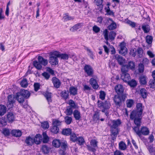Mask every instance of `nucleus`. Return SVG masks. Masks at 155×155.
I'll return each mask as SVG.
<instances>
[{"instance_id": "nucleus-1", "label": "nucleus", "mask_w": 155, "mask_h": 155, "mask_svg": "<svg viewBox=\"0 0 155 155\" xmlns=\"http://www.w3.org/2000/svg\"><path fill=\"white\" fill-rule=\"evenodd\" d=\"M137 109L132 111L130 115V119H133L134 118H137L135 121L136 122H138L139 118L141 119V116L143 113V109L142 104L138 103L136 106Z\"/></svg>"}, {"instance_id": "nucleus-2", "label": "nucleus", "mask_w": 155, "mask_h": 155, "mask_svg": "<svg viewBox=\"0 0 155 155\" xmlns=\"http://www.w3.org/2000/svg\"><path fill=\"white\" fill-rule=\"evenodd\" d=\"M137 118H134L133 119H131V120H134V122L135 124L137 126H135L134 127H132V128L135 131V132L136 133V134L139 137H140V123H141V119L139 118V121L138 122H135V120H136Z\"/></svg>"}, {"instance_id": "nucleus-3", "label": "nucleus", "mask_w": 155, "mask_h": 155, "mask_svg": "<svg viewBox=\"0 0 155 155\" xmlns=\"http://www.w3.org/2000/svg\"><path fill=\"white\" fill-rule=\"evenodd\" d=\"M15 97H13L12 95H9L8 97V101L7 102V107L9 108L12 107L14 104L15 102Z\"/></svg>"}, {"instance_id": "nucleus-4", "label": "nucleus", "mask_w": 155, "mask_h": 155, "mask_svg": "<svg viewBox=\"0 0 155 155\" xmlns=\"http://www.w3.org/2000/svg\"><path fill=\"white\" fill-rule=\"evenodd\" d=\"M110 131L111 132V136L112 139L114 140L116 139L117 135L118 134V128L111 127Z\"/></svg>"}, {"instance_id": "nucleus-5", "label": "nucleus", "mask_w": 155, "mask_h": 155, "mask_svg": "<svg viewBox=\"0 0 155 155\" xmlns=\"http://www.w3.org/2000/svg\"><path fill=\"white\" fill-rule=\"evenodd\" d=\"M114 58L117 60L119 64L120 65H123L125 63V59L122 57L118 54L115 55Z\"/></svg>"}, {"instance_id": "nucleus-6", "label": "nucleus", "mask_w": 155, "mask_h": 155, "mask_svg": "<svg viewBox=\"0 0 155 155\" xmlns=\"http://www.w3.org/2000/svg\"><path fill=\"white\" fill-rule=\"evenodd\" d=\"M15 97L19 103H22L24 101L25 98L22 95L20 91L16 94Z\"/></svg>"}, {"instance_id": "nucleus-7", "label": "nucleus", "mask_w": 155, "mask_h": 155, "mask_svg": "<svg viewBox=\"0 0 155 155\" xmlns=\"http://www.w3.org/2000/svg\"><path fill=\"white\" fill-rule=\"evenodd\" d=\"M61 143L60 146L62 150H60V153L61 154H64V151L68 147V144L67 141H66L61 142Z\"/></svg>"}, {"instance_id": "nucleus-8", "label": "nucleus", "mask_w": 155, "mask_h": 155, "mask_svg": "<svg viewBox=\"0 0 155 155\" xmlns=\"http://www.w3.org/2000/svg\"><path fill=\"white\" fill-rule=\"evenodd\" d=\"M116 92L118 94H122L124 91V89L123 86L120 84H118L116 85L114 88Z\"/></svg>"}, {"instance_id": "nucleus-9", "label": "nucleus", "mask_w": 155, "mask_h": 155, "mask_svg": "<svg viewBox=\"0 0 155 155\" xmlns=\"http://www.w3.org/2000/svg\"><path fill=\"white\" fill-rule=\"evenodd\" d=\"M52 81L55 87L58 88L60 87L61 83L59 79L55 77H54L52 79Z\"/></svg>"}, {"instance_id": "nucleus-10", "label": "nucleus", "mask_w": 155, "mask_h": 155, "mask_svg": "<svg viewBox=\"0 0 155 155\" xmlns=\"http://www.w3.org/2000/svg\"><path fill=\"white\" fill-rule=\"evenodd\" d=\"M84 70L88 76L91 75L93 74V70L90 65H85Z\"/></svg>"}, {"instance_id": "nucleus-11", "label": "nucleus", "mask_w": 155, "mask_h": 155, "mask_svg": "<svg viewBox=\"0 0 155 155\" xmlns=\"http://www.w3.org/2000/svg\"><path fill=\"white\" fill-rule=\"evenodd\" d=\"M108 22H111V24L108 26V28L110 30L114 29L116 28L117 25L116 23L112 20L111 18H108L107 19Z\"/></svg>"}, {"instance_id": "nucleus-12", "label": "nucleus", "mask_w": 155, "mask_h": 155, "mask_svg": "<svg viewBox=\"0 0 155 155\" xmlns=\"http://www.w3.org/2000/svg\"><path fill=\"white\" fill-rule=\"evenodd\" d=\"M127 53V50L124 43H121L120 44V50L119 53L123 55H125Z\"/></svg>"}, {"instance_id": "nucleus-13", "label": "nucleus", "mask_w": 155, "mask_h": 155, "mask_svg": "<svg viewBox=\"0 0 155 155\" xmlns=\"http://www.w3.org/2000/svg\"><path fill=\"white\" fill-rule=\"evenodd\" d=\"M121 78L124 82H129L130 79V74L128 73H122Z\"/></svg>"}, {"instance_id": "nucleus-14", "label": "nucleus", "mask_w": 155, "mask_h": 155, "mask_svg": "<svg viewBox=\"0 0 155 155\" xmlns=\"http://www.w3.org/2000/svg\"><path fill=\"white\" fill-rule=\"evenodd\" d=\"M6 117L9 123H12L15 119V116L12 112L8 113L7 114Z\"/></svg>"}, {"instance_id": "nucleus-15", "label": "nucleus", "mask_w": 155, "mask_h": 155, "mask_svg": "<svg viewBox=\"0 0 155 155\" xmlns=\"http://www.w3.org/2000/svg\"><path fill=\"white\" fill-rule=\"evenodd\" d=\"M74 117L76 120H80L81 118L80 112L77 110H75L73 112Z\"/></svg>"}, {"instance_id": "nucleus-16", "label": "nucleus", "mask_w": 155, "mask_h": 155, "mask_svg": "<svg viewBox=\"0 0 155 155\" xmlns=\"http://www.w3.org/2000/svg\"><path fill=\"white\" fill-rule=\"evenodd\" d=\"M58 60L56 57L50 56V57L49 63L52 65H56L58 64Z\"/></svg>"}, {"instance_id": "nucleus-17", "label": "nucleus", "mask_w": 155, "mask_h": 155, "mask_svg": "<svg viewBox=\"0 0 155 155\" xmlns=\"http://www.w3.org/2000/svg\"><path fill=\"white\" fill-rule=\"evenodd\" d=\"M34 139V143L38 144L41 143L42 138L41 135L40 134H38L36 135Z\"/></svg>"}, {"instance_id": "nucleus-18", "label": "nucleus", "mask_w": 155, "mask_h": 155, "mask_svg": "<svg viewBox=\"0 0 155 155\" xmlns=\"http://www.w3.org/2000/svg\"><path fill=\"white\" fill-rule=\"evenodd\" d=\"M115 104L120 107L121 102V99L120 97L117 95H115L113 98Z\"/></svg>"}, {"instance_id": "nucleus-19", "label": "nucleus", "mask_w": 155, "mask_h": 155, "mask_svg": "<svg viewBox=\"0 0 155 155\" xmlns=\"http://www.w3.org/2000/svg\"><path fill=\"white\" fill-rule=\"evenodd\" d=\"M121 120L119 119L114 120L112 121V125L111 127L118 128V127L121 124Z\"/></svg>"}, {"instance_id": "nucleus-20", "label": "nucleus", "mask_w": 155, "mask_h": 155, "mask_svg": "<svg viewBox=\"0 0 155 155\" xmlns=\"http://www.w3.org/2000/svg\"><path fill=\"white\" fill-rule=\"evenodd\" d=\"M25 143L28 146H32L34 143V140L33 138L28 136L26 138L25 141Z\"/></svg>"}, {"instance_id": "nucleus-21", "label": "nucleus", "mask_w": 155, "mask_h": 155, "mask_svg": "<svg viewBox=\"0 0 155 155\" xmlns=\"http://www.w3.org/2000/svg\"><path fill=\"white\" fill-rule=\"evenodd\" d=\"M140 136L141 134L146 136L148 135L150 131L149 129L146 127H142L140 130Z\"/></svg>"}, {"instance_id": "nucleus-22", "label": "nucleus", "mask_w": 155, "mask_h": 155, "mask_svg": "<svg viewBox=\"0 0 155 155\" xmlns=\"http://www.w3.org/2000/svg\"><path fill=\"white\" fill-rule=\"evenodd\" d=\"M20 92L25 98H28L30 96L31 94L30 92L29 91L24 89H21Z\"/></svg>"}, {"instance_id": "nucleus-23", "label": "nucleus", "mask_w": 155, "mask_h": 155, "mask_svg": "<svg viewBox=\"0 0 155 155\" xmlns=\"http://www.w3.org/2000/svg\"><path fill=\"white\" fill-rule=\"evenodd\" d=\"M38 61L42 65L46 66L48 63V61L43 58L41 56H39L38 57Z\"/></svg>"}, {"instance_id": "nucleus-24", "label": "nucleus", "mask_w": 155, "mask_h": 155, "mask_svg": "<svg viewBox=\"0 0 155 155\" xmlns=\"http://www.w3.org/2000/svg\"><path fill=\"white\" fill-rule=\"evenodd\" d=\"M90 83L94 89H96L99 87L97 82L95 79L91 78L90 80Z\"/></svg>"}, {"instance_id": "nucleus-25", "label": "nucleus", "mask_w": 155, "mask_h": 155, "mask_svg": "<svg viewBox=\"0 0 155 155\" xmlns=\"http://www.w3.org/2000/svg\"><path fill=\"white\" fill-rule=\"evenodd\" d=\"M51 148L46 145L42 146L41 149V152L44 154H48L50 152Z\"/></svg>"}, {"instance_id": "nucleus-26", "label": "nucleus", "mask_w": 155, "mask_h": 155, "mask_svg": "<svg viewBox=\"0 0 155 155\" xmlns=\"http://www.w3.org/2000/svg\"><path fill=\"white\" fill-rule=\"evenodd\" d=\"M69 93L68 90H64L61 93V96L62 98L66 100L69 97Z\"/></svg>"}, {"instance_id": "nucleus-27", "label": "nucleus", "mask_w": 155, "mask_h": 155, "mask_svg": "<svg viewBox=\"0 0 155 155\" xmlns=\"http://www.w3.org/2000/svg\"><path fill=\"white\" fill-rule=\"evenodd\" d=\"M92 119L94 121L97 122L100 119V112L98 110L94 111L92 117Z\"/></svg>"}, {"instance_id": "nucleus-28", "label": "nucleus", "mask_w": 155, "mask_h": 155, "mask_svg": "<svg viewBox=\"0 0 155 155\" xmlns=\"http://www.w3.org/2000/svg\"><path fill=\"white\" fill-rule=\"evenodd\" d=\"M83 26V23H78L73 26L70 29V30L72 32H74L76 31L78 29L81 28Z\"/></svg>"}, {"instance_id": "nucleus-29", "label": "nucleus", "mask_w": 155, "mask_h": 155, "mask_svg": "<svg viewBox=\"0 0 155 155\" xmlns=\"http://www.w3.org/2000/svg\"><path fill=\"white\" fill-rule=\"evenodd\" d=\"M78 89L77 87L73 86L71 87L69 89V92L70 94L73 95H75L77 94Z\"/></svg>"}, {"instance_id": "nucleus-30", "label": "nucleus", "mask_w": 155, "mask_h": 155, "mask_svg": "<svg viewBox=\"0 0 155 155\" xmlns=\"http://www.w3.org/2000/svg\"><path fill=\"white\" fill-rule=\"evenodd\" d=\"M12 135L16 137H20L21 134V131L18 130H12Z\"/></svg>"}, {"instance_id": "nucleus-31", "label": "nucleus", "mask_w": 155, "mask_h": 155, "mask_svg": "<svg viewBox=\"0 0 155 155\" xmlns=\"http://www.w3.org/2000/svg\"><path fill=\"white\" fill-rule=\"evenodd\" d=\"M44 95L49 103L51 102V93L47 91L44 94Z\"/></svg>"}, {"instance_id": "nucleus-32", "label": "nucleus", "mask_w": 155, "mask_h": 155, "mask_svg": "<svg viewBox=\"0 0 155 155\" xmlns=\"http://www.w3.org/2000/svg\"><path fill=\"white\" fill-rule=\"evenodd\" d=\"M149 153L150 155H155V148L153 145H150L147 148Z\"/></svg>"}, {"instance_id": "nucleus-33", "label": "nucleus", "mask_w": 155, "mask_h": 155, "mask_svg": "<svg viewBox=\"0 0 155 155\" xmlns=\"http://www.w3.org/2000/svg\"><path fill=\"white\" fill-rule=\"evenodd\" d=\"M33 64L34 66L38 70H41L42 68V65L38 61H33Z\"/></svg>"}, {"instance_id": "nucleus-34", "label": "nucleus", "mask_w": 155, "mask_h": 155, "mask_svg": "<svg viewBox=\"0 0 155 155\" xmlns=\"http://www.w3.org/2000/svg\"><path fill=\"white\" fill-rule=\"evenodd\" d=\"M6 108L5 106L0 105V116L3 115L6 113Z\"/></svg>"}, {"instance_id": "nucleus-35", "label": "nucleus", "mask_w": 155, "mask_h": 155, "mask_svg": "<svg viewBox=\"0 0 155 155\" xmlns=\"http://www.w3.org/2000/svg\"><path fill=\"white\" fill-rule=\"evenodd\" d=\"M140 94L141 97L144 99L146 98L147 94L146 90L144 88L141 89L140 90Z\"/></svg>"}, {"instance_id": "nucleus-36", "label": "nucleus", "mask_w": 155, "mask_h": 155, "mask_svg": "<svg viewBox=\"0 0 155 155\" xmlns=\"http://www.w3.org/2000/svg\"><path fill=\"white\" fill-rule=\"evenodd\" d=\"M61 142L59 140H54L52 143L53 146L56 148L59 147L61 145Z\"/></svg>"}, {"instance_id": "nucleus-37", "label": "nucleus", "mask_w": 155, "mask_h": 155, "mask_svg": "<svg viewBox=\"0 0 155 155\" xmlns=\"http://www.w3.org/2000/svg\"><path fill=\"white\" fill-rule=\"evenodd\" d=\"M140 82L142 84H146L147 82L146 81L147 77L144 75H142L140 77Z\"/></svg>"}, {"instance_id": "nucleus-38", "label": "nucleus", "mask_w": 155, "mask_h": 155, "mask_svg": "<svg viewBox=\"0 0 155 155\" xmlns=\"http://www.w3.org/2000/svg\"><path fill=\"white\" fill-rule=\"evenodd\" d=\"M136 51L139 58H140L143 56V51L142 48L140 47L138 48Z\"/></svg>"}, {"instance_id": "nucleus-39", "label": "nucleus", "mask_w": 155, "mask_h": 155, "mask_svg": "<svg viewBox=\"0 0 155 155\" xmlns=\"http://www.w3.org/2000/svg\"><path fill=\"white\" fill-rule=\"evenodd\" d=\"M142 28L143 30L144 33H148L150 31L149 26L147 25H143L142 26Z\"/></svg>"}, {"instance_id": "nucleus-40", "label": "nucleus", "mask_w": 155, "mask_h": 155, "mask_svg": "<svg viewBox=\"0 0 155 155\" xmlns=\"http://www.w3.org/2000/svg\"><path fill=\"white\" fill-rule=\"evenodd\" d=\"M71 130L69 128L63 129L62 131V134L64 135L68 136L70 135L71 134Z\"/></svg>"}, {"instance_id": "nucleus-41", "label": "nucleus", "mask_w": 155, "mask_h": 155, "mask_svg": "<svg viewBox=\"0 0 155 155\" xmlns=\"http://www.w3.org/2000/svg\"><path fill=\"white\" fill-rule=\"evenodd\" d=\"M119 149L120 150H125L127 148L126 144L123 141H121L119 144Z\"/></svg>"}, {"instance_id": "nucleus-42", "label": "nucleus", "mask_w": 155, "mask_h": 155, "mask_svg": "<svg viewBox=\"0 0 155 155\" xmlns=\"http://www.w3.org/2000/svg\"><path fill=\"white\" fill-rule=\"evenodd\" d=\"M122 68L121 69V71L122 73H128V72L129 69L128 67H127V65L124 64L122 65Z\"/></svg>"}, {"instance_id": "nucleus-43", "label": "nucleus", "mask_w": 155, "mask_h": 155, "mask_svg": "<svg viewBox=\"0 0 155 155\" xmlns=\"http://www.w3.org/2000/svg\"><path fill=\"white\" fill-rule=\"evenodd\" d=\"M43 139L42 142L44 143H47L49 140V138L48 137L46 133L45 132H43Z\"/></svg>"}, {"instance_id": "nucleus-44", "label": "nucleus", "mask_w": 155, "mask_h": 155, "mask_svg": "<svg viewBox=\"0 0 155 155\" xmlns=\"http://www.w3.org/2000/svg\"><path fill=\"white\" fill-rule=\"evenodd\" d=\"M116 34L114 31H111L109 34L108 38L109 39L113 40H114L115 37H116Z\"/></svg>"}, {"instance_id": "nucleus-45", "label": "nucleus", "mask_w": 155, "mask_h": 155, "mask_svg": "<svg viewBox=\"0 0 155 155\" xmlns=\"http://www.w3.org/2000/svg\"><path fill=\"white\" fill-rule=\"evenodd\" d=\"M153 38L152 36L147 35L146 37V41L147 43L148 44H151L152 42Z\"/></svg>"}, {"instance_id": "nucleus-46", "label": "nucleus", "mask_w": 155, "mask_h": 155, "mask_svg": "<svg viewBox=\"0 0 155 155\" xmlns=\"http://www.w3.org/2000/svg\"><path fill=\"white\" fill-rule=\"evenodd\" d=\"M64 120L65 123L68 125L71 124V123L72 119L71 117L68 116H66L64 118Z\"/></svg>"}, {"instance_id": "nucleus-47", "label": "nucleus", "mask_w": 155, "mask_h": 155, "mask_svg": "<svg viewBox=\"0 0 155 155\" xmlns=\"http://www.w3.org/2000/svg\"><path fill=\"white\" fill-rule=\"evenodd\" d=\"M103 0H94V2L95 4L97 6H99L100 8H102L103 5H102Z\"/></svg>"}, {"instance_id": "nucleus-48", "label": "nucleus", "mask_w": 155, "mask_h": 155, "mask_svg": "<svg viewBox=\"0 0 155 155\" xmlns=\"http://www.w3.org/2000/svg\"><path fill=\"white\" fill-rule=\"evenodd\" d=\"M77 141H78V144L80 145H83L85 142V141L84 138L81 136L78 137L77 140Z\"/></svg>"}, {"instance_id": "nucleus-49", "label": "nucleus", "mask_w": 155, "mask_h": 155, "mask_svg": "<svg viewBox=\"0 0 155 155\" xmlns=\"http://www.w3.org/2000/svg\"><path fill=\"white\" fill-rule=\"evenodd\" d=\"M2 133L5 137H7L9 135L10 131L8 129L6 128H4L2 129Z\"/></svg>"}, {"instance_id": "nucleus-50", "label": "nucleus", "mask_w": 155, "mask_h": 155, "mask_svg": "<svg viewBox=\"0 0 155 155\" xmlns=\"http://www.w3.org/2000/svg\"><path fill=\"white\" fill-rule=\"evenodd\" d=\"M20 84L22 87H26L28 85L27 80L26 79H24L21 82Z\"/></svg>"}, {"instance_id": "nucleus-51", "label": "nucleus", "mask_w": 155, "mask_h": 155, "mask_svg": "<svg viewBox=\"0 0 155 155\" xmlns=\"http://www.w3.org/2000/svg\"><path fill=\"white\" fill-rule=\"evenodd\" d=\"M73 114V109L71 107H68L66 110V114L67 115H71Z\"/></svg>"}, {"instance_id": "nucleus-52", "label": "nucleus", "mask_w": 155, "mask_h": 155, "mask_svg": "<svg viewBox=\"0 0 155 155\" xmlns=\"http://www.w3.org/2000/svg\"><path fill=\"white\" fill-rule=\"evenodd\" d=\"M128 84L131 87H134L137 85V83L136 81L134 79H132L130 81L127 82Z\"/></svg>"}, {"instance_id": "nucleus-53", "label": "nucleus", "mask_w": 155, "mask_h": 155, "mask_svg": "<svg viewBox=\"0 0 155 155\" xmlns=\"http://www.w3.org/2000/svg\"><path fill=\"white\" fill-rule=\"evenodd\" d=\"M63 18L65 21H67L68 20H73L74 19V18L69 16L68 14H66L63 16Z\"/></svg>"}, {"instance_id": "nucleus-54", "label": "nucleus", "mask_w": 155, "mask_h": 155, "mask_svg": "<svg viewBox=\"0 0 155 155\" xmlns=\"http://www.w3.org/2000/svg\"><path fill=\"white\" fill-rule=\"evenodd\" d=\"M59 58H60L61 59L63 60H68L69 58V55L68 54H66L61 53Z\"/></svg>"}, {"instance_id": "nucleus-55", "label": "nucleus", "mask_w": 155, "mask_h": 155, "mask_svg": "<svg viewBox=\"0 0 155 155\" xmlns=\"http://www.w3.org/2000/svg\"><path fill=\"white\" fill-rule=\"evenodd\" d=\"M149 84L150 88H155V80H154L150 79L149 82Z\"/></svg>"}, {"instance_id": "nucleus-56", "label": "nucleus", "mask_w": 155, "mask_h": 155, "mask_svg": "<svg viewBox=\"0 0 155 155\" xmlns=\"http://www.w3.org/2000/svg\"><path fill=\"white\" fill-rule=\"evenodd\" d=\"M78 138L74 133H71L70 134V140L73 142L77 141Z\"/></svg>"}, {"instance_id": "nucleus-57", "label": "nucleus", "mask_w": 155, "mask_h": 155, "mask_svg": "<svg viewBox=\"0 0 155 155\" xmlns=\"http://www.w3.org/2000/svg\"><path fill=\"white\" fill-rule=\"evenodd\" d=\"M59 128L55 126H53L52 128L51 129V131L54 134H57L59 132Z\"/></svg>"}, {"instance_id": "nucleus-58", "label": "nucleus", "mask_w": 155, "mask_h": 155, "mask_svg": "<svg viewBox=\"0 0 155 155\" xmlns=\"http://www.w3.org/2000/svg\"><path fill=\"white\" fill-rule=\"evenodd\" d=\"M108 34V31L107 29H105L103 31V34L104 38L106 41L109 40Z\"/></svg>"}, {"instance_id": "nucleus-59", "label": "nucleus", "mask_w": 155, "mask_h": 155, "mask_svg": "<svg viewBox=\"0 0 155 155\" xmlns=\"http://www.w3.org/2000/svg\"><path fill=\"white\" fill-rule=\"evenodd\" d=\"M99 93L100 98L102 100H104L105 98V97L106 96V93L104 91H100Z\"/></svg>"}, {"instance_id": "nucleus-60", "label": "nucleus", "mask_w": 155, "mask_h": 155, "mask_svg": "<svg viewBox=\"0 0 155 155\" xmlns=\"http://www.w3.org/2000/svg\"><path fill=\"white\" fill-rule=\"evenodd\" d=\"M134 104V101L130 99L127 100L126 101V104L127 107H131Z\"/></svg>"}, {"instance_id": "nucleus-61", "label": "nucleus", "mask_w": 155, "mask_h": 155, "mask_svg": "<svg viewBox=\"0 0 155 155\" xmlns=\"http://www.w3.org/2000/svg\"><path fill=\"white\" fill-rule=\"evenodd\" d=\"M127 65L129 69L133 70L134 69L135 64L132 61L129 62L128 64Z\"/></svg>"}, {"instance_id": "nucleus-62", "label": "nucleus", "mask_w": 155, "mask_h": 155, "mask_svg": "<svg viewBox=\"0 0 155 155\" xmlns=\"http://www.w3.org/2000/svg\"><path fill=\"white\" fill-rule=\"evenodd\" d=\"M144 70V66L142 63H140L138 65V71L140 73H142Z\"/></svg>"}, {"instance_id": "nucleus-63", "label": "nucleus", "mask_w": 155, "mask_h": 155, "mask_svg": "<svg viewBox=\"0 0 155 155\" xmlns=\"http://www.w3.org/2000/svg\"><path fill=\"white\" fill-rule=\"evenodd\" d=\"M97 142L95 140H92L90 142L91 145L92 147H97Z\"/></svg>"}, {"instance_id": "nucleus-64", "label": "nucleus", "mask_w": 155, "mask_h": 155, "mask_svg": "<svg viewBox=\"0 0 155 155\" xmlns=\"http://www.w3.org/2000/svg\"><path fill=\"white\" fill-rule=\"evenodd\" d=\"M61 122L58 120L55 119L53 121V126H55L58 127L61 125Z\"/></svg>"}]
</instances>
